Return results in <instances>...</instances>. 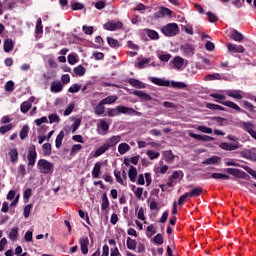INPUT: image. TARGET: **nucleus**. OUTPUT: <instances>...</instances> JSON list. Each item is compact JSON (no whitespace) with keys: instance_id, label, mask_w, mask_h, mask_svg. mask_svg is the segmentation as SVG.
<instances>
[{"instance_id":"15","label":"nucleus","mask_w":256,"mask_h":256,"mask_svg":"<svg viewBox=\"0 0 256 256\" xmlns=\"http://www.w3.org/2000/svg\"><path fill=\"white\" fill-rule=\"evenodd\" d=\"M133 95L136 97H139V99H142V101H152L153 97L151 95L141 91V90H134Z\"/></svg>"},{"instance_id":"53","label":"nucleus","mask_w":256,"mask_h":256,"mask_svg":"<svg viewBox=\"0 0 256 256\" xmlns=\"http://www.w3.org/2000/svg\"><path fill=\"white\" fill-rule=\"evenodd\" d=\"M99 125H100V129H102L104 133H107V131H109V123H107L105 119H101L99 122Z\"/></svg>"},{"instance_id":"26","label":"nucleus","mask_w":256,"mask_h":256,"mask_svg":"<svg viewBox=\"0 0 256 256\" xmlns=\"http://www.w3.org/2000/svg\"><path fill=\"white\" fill-rule=\"evenodd\" d=\"M126 247L130 249V251H135L137 249V240L127 237Z\"/></svg>"},{"instance_id":"31","label":"nucleus","mask_w":256,"mask_h":256,"mask_svg":"<svg viewBox=\"0 0 256 256\" xmlns=\"http://www.w3.org/2000/svg\"><path fill=\"white\" fill-rule=\"evenodd\" d=\"M8 237L10 241H17V237H19V227L12 228Z\"/></svg>"},{"instance_id":"44","label":"nucleus","mask_w":256,"mask_h":256,"mask_svg":"<svg viewBox=\"0 0 256 256\" xmlns=\"http://www.w3.org/2000/svg\"><path fill=\"white\" fill-rule=\"evenodd\" d=\"M210 177L211 179H224V180L231 179L229 175L222 174V173H212Z\"/></svg>"},{"instance_id":"47","label":"nucleus","mask_w":256,"mask_h":256,"mask_svg":"<svg viewBox=\"0 0 256 256\" xmlns=\"http://www.w3.org/2000/svg\"><path fill=\"white\" fill-rule=\"evenodd\" d=\"M146 154L148 155V157H149V159L151 160V161H153L154 159H159V157H160V153L159 152H155V151H153V150H148L147 152H146Z\"/></svg>"},{"instance_id":"58","label":"nucleus","mask_w":256,"mask_h":256,"mask_svg":"<svg viewBox=\"0 0 256 256\" xmlns=\"http://www.w3.org/2000/svg\"><path fill=\"white\" fill-rule=\"evenodd\" d=\"M167 171H169V166L167 165H164L155 169V173H161V175H165Z\"/></svg>"},{"instance_id":"38","label":"nucleus","mask_w":256,"mask_h":256,"mask_svg":"<svg viewBox=\"0 0 256 256\" xmlns=\"http://www.w3.org/2000/svg\"><path fill=\"white\" fill-rule=\"evenodd\" d=\"M206 108L211 109L212 111H225V108L223 106L213 103H207Z\"/></svg>"},{"instance_id":"33","label":"nucleus","mask_w":256,"mask_h":256,"mask_svg":"<svg viewBox=\"0 0 256 256\" xmlns=\"http://www.w3.org/2000/svg\"><path fill=\"white\" fill-rule=\"evenodd\" d=\"M106 151H109L108 146L104 143L102 146H100L94 153V157H101V155H103V153H105Z\"/></svg>"},{"instance_id":"41","label":"nucleus","mask_w":256,"mask_h":256,"mask_svg":"<svg viewBox=\"0 0 256 256\" xmlns=\"http://www.w3.org/2000/svg\"><path fill=\"white\" fill-rule=\"evenodd\" d=\"M32 105L30 102L25 101L20 105L21 113H29V110L31 109Z\"/></svg>"},{"instance_id":"37","label":"nucleus","mask_w":256,"mask_h":256,"mask_svg":"<svg viewBox=\"0 0 256 256\" xmlns=\"http://www.w3.org/2000/svg\"><path fill=\"white\" fill-rule=\"evenodd\" d=\"M148 63H151V58H142L138 60L136 67H138L139 69H144L145 66L148 65Z\"/></svg>"},{"instance_id":"4","label":"nucleus","mask_w":256,"mask_h":256,"mask_svg":"<svg viewBox=\"0 0 256 256\" xmlns=\"http://www.w3.org/2000/svg\"><path fill=\"white\" fill-rule=\"evenodd\" d=\"M117 108L118 115H136V117H141V115H143L141 112L127 106H117Z\"/></svg>"},{"instance_id":"8","label":"nucleus","mask_w":256,"mask_h":256,"mask_svg":"<svg viewBox=\"0 0 256 256\" xmlns=\"http://www.w3.org/2000/svg\"><path fill=\"white\" fill-rule=\"evenodd\" d=\"M81 253L87 255L89 253V237H82L79 239Z\"/></svg>"},{"instance_id":"62","label":"nucleus","mask_w":256,"mask_h":256,"mask_svg":"<svg viewBox=\"0 0 256 256\" xmlns=\"http://www.w3.org/2000/svg\"><path fill=\"white\" fill-rule=\"evenodd\" d=\"M81 91V85L79 84H74L72 87L68 89L69 93H79Z\"/></svg>"},{"instance_id":"18","label":"nucleus","mask_w":256,"mask_h":256,"mask_svg":"<svg viewBox=\"0 0 256 256\" xmlns=\"http://www.w3.org/2000/svg\"><path fill=\"white\" fill-rule=\"evenodd\" d=\"M8 155L10 157V163H17V161H19V152L16 148L10 149Z\"/></svg>"},{"instance_id":"19","label":"nucleus","mask_w":256,"mask_h":256,"mask_svg":"<svg viewBox=\"0 0 256 256\" xmlns=\"http://www.w3.org/2000/svg\"><path fill=\"white\" fill-rule=\"evenodd\" d=\"M50 90L52 93H61L63 91V84H61V81L52 82Z\"/></svg>"},{"instance_id":"43","label":"nucleus","mask_w":256,"mask_h":256,"mask_svg":"<svg viewBox=\"0 0 256 256\" xmlns=\"http://www.w3.org/2000/svg\"><path fill=\"white\" fill-rule=\"evenodd\" d=\"M13 124H7L0 127V135H5L6 133H9V131H12Z\"/></svg>"},{"instance_id":"10","label":"nucleus","mask_w":256,"mask_h":256,"mask_svg":"<svg viewBox=\"0 0 256 256\" xmlns=\"http://www.w3.org/2000/svg\"><path fill=\"white\" fill-rule=\"evenodd\" d=\"M181 50L186 57H193V55H195V47L191 44L182 45Z\"/></svg>"},{"instance_id":"50","label":"nucleus","mask_w":256,"mask_h":256,"mask_svg":"<svg viewBox=\"0 0 256 256\" xmlns=\"http://www.w3.org/2000/svg\"><path fill=\"white\" fill-rule=\"evenodd\" d=\"M5 91H7L8 93H13V91H15V83L13 81H8L5 84Z\"/></svg>"},{"instance_id":"59","label":"nucleus","mask_w":256,"mask_h":256,"mask_svg":"<svg viewBox=\"0 0 256 256\" xmlns=\"http://www.w3.org/2000/svg\"><path fill=\"white\" fill-rule=\"evenodd\" d=\"M114 176L116 178L117 183H120V185H124L123 178H121V171L114 170Z\"/></svg>"},{"instance_id":"54","label":"nucleus","mask_w":256,"mask_h":256,"mask_svg":"<svg viewBox=\"0 0 256 256\" xmlns=\"http://www.w3.org/2000/svg\"><path fill=\"white\" fill-rule=\"evenodd\" d=\"M48 119L50 124L59 123V121H61L59 115H57L56 113L50 114L48 116Z\"/></svg>"},{"instance_id":"12","label":"nucleus","mask_w":256,"mask_h":256,"mask_svg":"<svg viewBox=\"0 0 256 256\" xmlns=\"http://www.w3.org/2000/svg\"><path fill=\"white\" fill-rule=\"evenodd\" d=\"M119 142H121V136L117 135V136H112L108 138L105 141V144H106V147H108V149H111V147H115Z\"/></svg>"},{"instance_id":"3","label":"nucleus","mask_w":256,"mask_h":256,"mask_svg":"<svg viewBox=\"0 0 256 256\" xmlns=\"http://www.w3.org/2000/svg\"><path fill=\"white\" fill-rule=\"evenodd\" d=\"M37 167L42 173H44V175H48V173H53V163L49 162L46 159L38 160Z\"/></svg>"},{"instance_id":"56","label":"nucleus","mask_w":256,"mask_h":256,"mask_svg":"<svg viewBox=\"0 0 256 256\" xmlns=\"http://www.w3.org/2000/svg\"><path fill=\"white\" fill-rule=\"evenodd\" d=\"M197 130L201 131V133H207L208 135H211V133H213V129L207 126H198Z\"/></svg>"},{"instance_id":"27","label":"nucleus","mask_w":256,"mask_h":256,"mask_svg":"<svg viewBox=\"0 0 256 256\" xmlns=\"http://www.w3.org/2000/svg\"><path fill=\"white\" fill-rule=\"evenodd\" d=\"M128 177L132 183H135L137 180V168L135 166H130L128 171Z\"/></svg>"},{"instance_id":"36","label":"nucleus","mask_w":256,"mask_h":256,"mask_svg":"<svg viewBox=\"0 0 256 256\" xmlns=\"http://www.w3.org/2000/svg\"><path fill=\"white\" fill-rule=\"evenodd\" d=\"M174 67L176 69H181L183 67V63H184V60L183 58L179 57V56H176L173 61H172Z\"/></svg>"},{"instance_id":"23","label":"nucleus","mask_w":256,"mask_h":256,"mask_svg":"<svg viewBox=\"0 0 256 256\" xmlns=\"http://www.w3.org/2000/svg\"><path fill=\"white\" fill-rule=\"evenodd\" d=\"M63 139H65V131H60L55 140L56 149H60L61 145H63Z\"/></svg>"},{"instance_id":"7","label":"nucleus","mask_w":256,"mask_h":256,"mask_svg":"<svg viewBox=\"0 0 256 256\" xmlns=\"http://www.w3.org/2000/svg\"><path fill=\"white\" fill-rule=\"evenodd\" d=\"M103 27L106 31H117V29H123V22L109 21L105 23Z\"/></svg>"},{"instance_id":"46","label":"nucleus","mask_w":256,"mask_h":256,"mask_svg":"<svg viewBox=\"0 0 256 256\" xmlns=\"http://www.w3.org/2000/svg\"><path fill=\"white\" fill-rule=\"evenodd\" d=\"M243 129L244 131H246L247 133H249V135L252 134L253 130V123L251 122H243Z\"/></svg>"},{"instance_id":"5","label":"nucleus","mask_w":256,"mask_h":256,"mask_svg":"<svg viewBox=\"0 0 256 256\" xmlns=\"http://www.w3.org/2000/svg\"><path fill=\"white\" fill-rule=\"evenodd\" d=\"M28 165L30 167H33V165H35V161H37V148L35 147V145H30L29 149H28Z\"/></svg>"},{"instance_id":"17","label":"nucleus","mask_w":256,"mask_h":256,"mask_svg":"<svg viewBox=\"0 0 256 256\" xmlns=\"http://www.w3.org/2000/svg\"><path fill=\"white\" fill-rule=\"evenodd\" d=\"M220 149H223L224 151H236V149H239V146L229 142H222L220 143Z\"/></svg>"},{"instance_id":"35","label":"nucleus","mask_w":256,"mask_h":256,"mask_svg":"<svg viewBox=\"0 0 256 256\" xmlns=\"http://www.w3.org/2000/svg\"><path fill=\"white\" fill-rule=\"evenodd\" d=\"M117 96L115 95H111V96H108L104 99L101 100V102L104 104V105H111L112 103H115L117 101Z\"/></svg>"},{"instance_id":"22","label":"nucleus","mask_w":256,"mask_h":256,"mask_svg":"<svg viewBox=\"0 0 256 256\" xmlns=\"http://www.w3.org/2000/svg\"><path fill=\"white\" fill-rule=\"evenodd\" d=\"M226 95L228 97H232V99H238V100L243 99V95H241V90H228L226 92Z\"/></svg>"},{"instance_id":"51","label":"nucleus","mask_w":256,"mask_h":256,"mask_svg":"<svg viewBox=\"0 0 256 256\" xmlns=\"http://www.w3.org/2000/svg\"><path fill=\"white\" fill-rule=\"evenodd\" d=\"M107 43L110 47H120L119 41L113 37H107Z\"/></svg>"},{"instance_id":"48","label":"nucleus","mask_w":256,"mask_h":256,"mask_svg":"<svg viewBox=\"0 0 256 256\" xmlns=\"http://www.w3.org/2000/svg\"><path fill=\"white\" fill-rule=\"evenodd\" d=\"M31 209H33V204H28L24 207L23 216L25 219H29V216L31 215Z\"/></svg>"},{"instance_id":"29","label":"nucleus","mask_w":256,"mask_h":256,"mask_svg":"<svg viewBox=\"0 0 256 256\" xmlns=\"http://www.w3.org/2000/svg\"><path fill=\"white\" fill-rule=\"evenodd\" d=\"M94 113L98 116H101L103 113H105V104L102 101H100V103H98L94 108Z\"/></svg>"},{"instance_id":"9","label":"nucleus","mask_w":256,"mask_h":256,"mask_svg":"<svg viewBox=\"0 0 256 256\" xmlns=\"http://www.w3.org/2000/svg\"><path fill=\"white\" fill-rule=\"evenodd\" d=\"M189 137H191L192 139H196L197 141H205V142L215 141L214 137L207 136V135L195 134L193 132H189Z\"/></svg>"},{"instance_id":"49","label":"nucleus","mask_w":256,"mask_h":256,"mask_svg":"<svg viewBox=\"0 0 256 256\" xmlns=\"http://www.w3.org/2000/svg\"><path fill=\"white\" fill-rule=\"evenodd\" d=\"M171 87H173L174 89H185V88H187V84H185L184 82L172 81Z\"/></svg>"},{"instance_id":"61","label":"nucleus","mask_w":256,"mask_h":256,"mask_svg":"<svg viewBox=\"0 0 256 256\" xmlns=\"http://www.w3.org/2000/svg\"><path fill=\"white\" fill-rule=\"evenodd\" d=\"M153 243H155L156 245H163V235L157 234V235L153 238Z\"/></svg>"},{"instance_id":"57","label":"nucleus","mask_w":256,"mask_h":256,"mask_svg":"<svg viewBox=\"0 0 256 256\" xmlns=\"http://www.w3.org/2000/svg\"><path fill=\"white\" fill-rule=\"evenodd\" d=\"M117 115H119V110L117 106L115 108L108 109V117H117Z\"/></svg>"},{"instance_id":"14","label":"nucleus","mask_w":256,"mask_h":256,"mask_svg":"<svg viewBox=\"0 0 256 256\" xmlns=\"http://www.w3.org/2000/svg\"><path fill=\"white\" fill-rule=\"evenodd\" d=\"M227 49L232 53H243L245 51V47H243V45H237L233 43H228Z\"/></svg>"},{"instance_id":"45","label":"nucleus","mask_w":256,"mask_h":256,"mask_svg":"<svg viewBox=\"0 0 256 256\" xmlns=\"http://www.w3.org/2000/svg\"><path fill=\"white\" fill-rule=\"evenodd\" d=\"M42 151H43L45 157L51 155V143L43 144Z\"/></svg>"},{"instance_id":"64","label":"nucleus","mask_w":256,"mask_h":256,"mask_svg":"<svg viewBox=\"0 0 256 256\" xmlns=\"http://www.w3.org/2000/svg\"><path fill=\"white\" fill-rule=\"evenodd\" d=\"M68 63L69 65H75L77 63V56L73 54L68 55Z\"/></svg>"},{"instance_id":"55","label":"nucleus","mask_w":256,"mask_h":256,"mask_svg":"<svg viewBox=\"0 0 256 256\" xmlns=\"http://www.w3.org/2000/svg\"><path fill=\"white\" fill-rule=\"evenodd\" d=\"M49 119H47V116H42L41 118H38L34 121L35 125H37V127H41V125H43V123H48Z\"/></svg>"},{"instance_id":"34","label":"nucleus","mask_w":256,"mask_h":256,"mask_svg":"<svg viewBox=\"0 0 256 256\" xmlns=\"http://www.w3.org/2000/svg\"><path fill=\"white\" fill-rule=\"evenodd\" d=\"M221 79H223V77L219 73L208 74L205 76V81H215V80L220 81Z\"/></svg>"},{"instance_id":"42","label":"nucleus","mask_w":256,"mask_h":256,"mask_svg":"<svg viewBox=\"0 0 256 256\" xmlns=\"http://www.w3.org/2000/svg\"><path fill=\"white\" fill-rule=\"evenodd\" d=\"M72 11H83L85 9V5L81 2L71 3Z\"/></svg>"},{"instance_id":"21","label":"nucleus","mask_w":256,"mask_h":256,"mask_svg":"<svg viewBox=\"0 0 256 256\" xmlns=\"http://www.w3.org/2000/svg\"><path fill=\"white\" fill-rule=\"evenodd\" d=\"M4 51L5 53H11V51H13L15 44L13 43V40L11 39H5L4 40Z\"/></svg>"},{"instance_id":"30","label":"nucleus","mask_w":256,"mask_h":256,"mask_svg":"<svg viewBox=\"0 0 256 256\" xmlns=\"http://www.w3.org/2000/svg\"><path fill=\"white\" fill-rule=\"evenodd\" d=\"M109 198L107 197V193L102 194V203H101V209L102 211H106V209H109Z\"/></svg>"},{"instance_id":"20","label":"nucleus","mask_w":256,"mask_h":256,"mask_svg":"<svg viewBox=\"0 0 256 256\" xmlns=\"http://www.w3.org/2000/svg\"><path fill=\"white\" fill-rule=\"evenodd\" d=\"M101 162H96L92 169V177L93 179H99V175H101Z\"/></svg>"},{"instance_id":"28","label":"nucleus","mask_w":256,"mask_h":256,"mask_svg":"<svg viewBox=\"0 0 256 256\" xmlns=\"http://www.w3.org/2000/svg\"><path fill=\"white\" fill-rule=\"evenodd\" d=\"M127 151H131V146H129V144L123 142L118 145V152L120 153V155H125Z\"/></svg>"},{"instance_id":"25","label":"nucleus","mask_w":256,"mask_h":256,"mask_svg":"<svg viewBox=\"0 0 256 256\" xmlns=\"http://www.w3.org/2000/svg\"><path fill=\"white\" fill-rule=\"evenodd\" d=\"M221 161L219 156H212L202 162V165H217Z\"/></svg>"},{"instance_id":"1","label":"nucleus","mask_w":256,"mask_h":256,"mask_svg":"<svg viewBox=\"0 0 256 256\" xmlns=\"http://www.w3.org/2000/svg\"><path fill=\"white\" fill-rule=\"evenodd\" d=\"M210 97H213V99H215L216 103H220L221 105H224L225 107L234 109V111H237L238 113H245V110L241 109V107H239V105L235 104V102L225 101L226 97L223 94L212 93V94H210Z\"/></svg>"},{"instance_id":"2","label":"nucleus","mask_w":256,"mask_h":256,"mask_svg":"<svg viewBox=\"0 0 256 256\" xmlns=\"http://www.w3.org/2000/svg\"><path fill=\"white\" fill-rule=\"evenodd\" d=\"M161 33L165 37H175V35H179V25L177 23H169L161 28Z\"/></svg>"},{"instance_id":"24","label":"nucleus","mask_w":256,"mask_h":256,"mask_svg":"<svg viewBox=\"0 0 256 256\" xmlns=\"http://www.w3.org/2000/svg\"><path fill=\"white\" fill-rule=\"evenodd\" d=\"M146 35H148L149 39H152V41L159 40V33L153 29L146 28L145 29Z\"/></svg>"},{"instance_id":"16","label":"nucleus","mask_w":256,"mask_h":256,"mask_svg":"<svg viewBox=\"0 0 256 256\" xmlns=\"http://www.w3.org/2000/svg\"><path fill=\"white\" fill-rule=\"evenodd\" d=\"M230 39L236 41V43H243L244 36L236 29L231 31Z\"/></svg>"},{"instance_id":"52","label":"nucleus","mask_w":256,"mask_h":256,"mask_svg":"<svg viewBox=\"0 0 256 256\" xmlns=\"http://www.w3.org/2000/svg\"><path fill=\"white\" fill-rule=\"evenodd\" d=\"M43 21L41 20V18H38L37 22H36V28H35V33L39 34V33H43Z\"/></svg>"},{"instance_id":"32","label":"nucleus","mask_w":256,"mask_h":256,"mask_svg":"<svg viewBox=\"0 0 256 256\" xmlns=\"http://www.w3.org/2000/svg\"><path fill=\"white\" fill-rule=\"evenodd\" d=\"M86 71L87 70L81 64L74 68V74L76 75V77H83V75H85Z\"/></svg>"},{"instance_id":"6","label":"nucleus","mask_w":256,"mask_h":256,"mask_svg":"<svg viewBox=\"0 0 256 256\" xmlns=\"http://www.w3.org/2000/svg\"><path fill=\"white\" fill-rule=\"evenodd\" d=\"M224 173H228V175H232L237 179H245V175H247V173H245L243 170H239L236 168H226L224 169Z\"/></svg>"},{"instance_id":"63","label":"nucleus","mask_w":256,"mask_h":256,"mask_svg":"<svg viewBox=\"0 0 256 256\" xmlns=\"http://www.w3.org/2000/svg\"><path fill=\"white\" fill-rule=\"evenodd\" d=\"M187 197H189V192H186L182 196H180L178 199V205H183V203L187 201Z\"/></svg>"},{"instance_id":"11","label":"nucleus","mask_w":256,"mask_h":256,"mask_svg":"<svg viewBox=\"0 0 256 256\" xmlns=\"http://www.w3.org/2000/svg\"><path fill=\"white\" fill-rule=\"evenodd\" d=\"M150 81L154 85H158V87H169L171 85V82L168 80H163L162 78L158 77H150Z\"/></svg>"},{"instance_id":"13","label":"nucleus","mask_w":256,"mask_h":256,"mask_svg":"<svg viewBox=\"0 0 256 256\" xmlns=\"http://www.w3.org/2000/svg\"><path fill=\"white\" fill-rule=\"evenodd\" d=\"M129 85L135 87V89H145L147 87L146 83H143L141 80L130 78L128 80Z\"/></svg>"},{"instance_id":"40","label":"nucleus","mask_w":256,"mask_h":256,"mask_svg":"<svg viewBox=\"0 0 256 256\" xmlns=\"http://www.w3.org/2000/svg\"><path fill=\"white\" fill-rule=\"evenodd\" d=\"M203 193V188L201 187H196L192 189V191L188 192L189 197H199Z\"/></svg>"},{"instance_id":"39","label":"nucleus","mask_w":256,"mask_h":256,"mask_svg":"<svg viewBox=\"0 0 256 256\" xmlns=\"http://www.w3.org/2000/svg\"><path fill=\"white\" fill-rule=\"evenodd\" d=\"M28 135H29V126L24 125L20 131V139L23 141L27 139Z\"/></svg>"},{"instance_id":"60","label":"nucleus","mask_w":256,"mask_h":256,"mask_svg":"<svg viewBox=\"0 0 256 256\" xmlns=\"http://www.w3.org/2000/svg\"><path fill=\"white\" fill-rule=\"evenodd\" d=\"M31 195H33V190L31 188H27L23 193L25 201H29V199H31Z\"/></svg>"}]
</instances>
